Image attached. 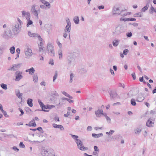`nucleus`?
<instances>
[{"label":"nucleus","instance_id":"60","mask_svg":"<svg viewBox=\"0 0 156 156\" xmlns=\"http://www.w3.org/2000/svg\"><path fill=\"white\" fill-rule=\"evenodd\" d=\"M51 95H53V96L55 97H58L59 96L58 94L56 92H55L53 93H52V94Z\"/></svg>","mask_w":156,"mask_h":156},{"label":"nucleus","instance_id":"21","mask_svg":"<svg viewBox=\"0 0 156 156\" xmlns=\"http://www.w3.org/2000/svg\"><path fill=\"white\" fill-rule=\"evenodd\" d=\"M35 71L34 68L31 67L30 69L26 70L25 71L26 72H29L30 74L32 75L34 73Z\"/></svg>","mask_w":156,"mask_h":156},{"label":"nucleus","instance_id":"16","mask_svg":"<svg viewBox=\"0 0 156 156\" xmlns=\"http://www.w3.org/2000/svg\"><path fill=\"white\" fill-rule=\"evenodd\" d=\"M66 98H61L59 99V102L56 104V106H60L62 105L63 104H65L66 103V101L65 100H66Z\"/></svg>","mask_w":156,"mask_h":156},{"label":"nucleus","instance_id":"26","mask_svg":"<svg viewBox=\"0 0 156 156\" xmlns=\"http://www.w3.org/2000/svg\"><path fill=\"white\" fill-rule=\"evenodd\" d=\"M58 53L59 55V58L60 59H62V50L61 49H59L58 51Z\"/></svg>","mask_w":156,"mask_h":156},{"label":"nucleus","instance_id":"35","mask_svg":"<svg viewBox=\"0 0 156 156\" xmlns=\"http://www.w3.org/2000/svg\"><path fill=\"white\" fill-rule=\"evenodd\" d=\"M143 15V13L142 12H139L135 14L134 15V17H142Z\"/></svg>","mask_w":156,"mask_h":156},{"label":"nucleus","instance_id":"17","mask_svg":"<svg viewBox=\"0 0 156 156\" xmlns=\"http://www.w3.org/2000/svg\"><path fill=\"white\" fill-rule=\"evenodd\" d=\"M112 13L113 15H119L120 13V11L119 8L114 7L113 8Z\"/></svg>","mask_w":156,"mask_h":156},{"label":"nucleus","instance_id":"41","mask_svg":"<svg viewBox=\"0 0 156 156\" xmlns=\"http://www.w3.org/2000/svg\"><path fill=\"white\" fill-rule=\"evenodd\" d=\"M74 77V75L71 73L70 74V80L69 81V82L70 83H72L73 82V78Z\"/></svg>","mask_w":156,"mask_h":156},{"label":"nucleus","instance_id":"46","mask_svg":"<svg viewBox=\"0 0 156 156\" xmlns=\"http://www.w3.org/2000/svg\"><path fill=\"white\" fill-rule=\"evenodd\" d=\"M57 76H58V72H57V71H56L55 72V74L54 76L53 77V82H55V80L57 78Z\"/></svg>","mask_w":156,"mask_h":156},{"label":"nucleus","instance_id":"20","mask_svg":"<svg viewBox=\"0 0 156 156\" xmlns=\"http://www.w3.org/2000/svg\"><path fill=\"white\" fill-rule=\"evenodd\" d=\"M144 99L143 95L141 94H139L136 101H141Z\"/></svg>","mask_w":156,"mask_h":156},{"label":"nucleus","instance_id":"2","mask_svg":"<svg viewBox=\"0 0 156 156\" xmlns=\"http://www.w3.org/2000/svg\"><path fill=\"white\" fill-rule=\"evenodd\" d=\"M126 27L125 24H121L117 25L112 31L114 35H119L125 31Z\"/></svg>","mask_w":156,"mask_h":156},{"label":"nucleus","instance_id":"12","mask_svg":"<svg viewBox=\"0 0 156 156\" xmlns=\"http://www.w3.org/2000/svg\"><path fill=\"white\" fill-rule=\"evenodd\" d=\"M22 72H21L20 71H17L16 72L15 74L16 77L15 80L16 81H19L22 79L23 77L22 75Z\"/></svg>","mask_w":156,"mask_h":156},{"label":"nucleus","instance_id":"13","mask_svg":"<svg viewBox=\"0 0 156 156\" xmlns=\"http://www.w3.org/2000/svg\"><path fill=\"white\" fill-rule=\"evenodd\" d=\"M28 36L31 37H34L35 38H38L40 41H41L42 39L40 35H38L37 33H32L30 31L28 32Z\"/></svg>","mask_w":156,"mask_h":156},{"label":"nucleus","instance_id":"25","mask_svg":"<svg viewBox=\"0 0 156 156\" xmlns=\"http://www.w3.org/2000/svg\"><path fill=\"white\" fill-rule=\"evenodd\" d=\"M73 20L76 24H78L79 22V19L78 16H75L73 19Z\"/></svg>","mask_w":156,"mask_h":156},{"label":"nucleus","instance_id":"55","mask_svg":"<svg viewBox=\"0 0 156 156\" xmlns=\"http://www.w3.org/2000/svg\"><path fill=\"white\" fill-rule=\"evenodd\" d=\"M38 102L39 104L40 105V106L41 107L42 106H43V105H44V104L40 100H38Z\"/></svg>","mask_w":156,"mask_h":156},{"label":"nucleus","instance_id":"56","mask_svg":"<svg viewBox=\"0 0 156 156\" xmlns=\"http://www.w3.org/2000/svg\"><path fill=\"white\" fill-rule=\"evenodd\" d=\"M2 113L4 115V116L5 117H8L9 116V115L7 114L6 112V111H2Z\"/></svg>","mask_w":156,"mask_h":156},{"label":"nucleus","instance_id":"64","mask_svg":"<svg viewBox=\"0 0 156 156\" xmlns=\"http://www.w3.org/2000/svg\"><path fill=\"white\" fill-rule=\"evenodd\" d=\"M12 148L13 150L17 152H18L19 151V149L16 146L13 147Z\"/></svg>","mask_w":156,"mask_h":156},{"label":"nucleus","instance_id":"32","mask_svg":"<svg viewBox=\"0 0 156 156\" xmlns=\"http://www.w3.org/2000/svg\"><path fill=\"white\" fill-rule=\"evenodd\" d=\"M44 5L47 9H50L51 8V5L50 3L46 1Z\"/></svg>","mask_w":156,"mask_h":156},{"label":"nucleus","instance_id":"36","mask_svg":"<svg viewBox=\"0 0 156 156\" xmlns=\"http://www.w3.org/2000/svg\"><path fill=\"white\" fill-rule=\"evenodd\" d=\"M5 34L7 36H10L12 34V32L10 29H7L5 32Z\"/></svg>","mask_w":156,"mask_h":156},{"label":"nucleus","instance_id":"3","mask_svg":"<svg viewBox=\"0 0 156 156\" xmlns=\"http://www.w3.org/2000/svg\"><path fill=\"white\" fill-rule=\"evenodd\" d=\"M19 23H16L12 26V30L15 34H17L20 31L21 28V25L23 24L22 21L19 19L17 18Z\"/></svg>","mask_w":156,"mask_h":156},{"label":"nucleus","instance_id":"27","mask_svg":"<svg viewBox=\"0 0 156 156\" xmlns=\"http://www.w3.org/2000/svg\"><path fill=\"white\" fill-rule=\"evenodd\" d=\"M33 81L35 83H37L38 81V76L37 74H35L33 76Z\"/></svg>","mask_w":156,"mask_h":156},{"label":"nucleus","instance_id":"10","mask_svg":"<svg viewBox=\"0 0 156 156\" xmlns=\"http://www.w3.org/2000/svg\"><path fill=\"white\" fill-rule=\"evenodd\" d=\"M66 20L67 22V25L65 28V32H67L69 33L70 32L71 30V23L69 19L68 18H66Z\"/></svg>","mask_w":156,"mask_h":156},{"label":"nucleus","instance_id":"63","mask_svg":"<svg viewBox=\"0 0 156 156\" xmlns=\"http://www.w3.org/2000/svg\"><path fill=\"white\" fill-rule=\"evenodd\" d=\"M19 111L20 112H21V114L20 115V116H21L24 114V112L23 110L21 108H19Z\"/></svg>","mask_w":156,"mask_h":156},{"label":"nucleus","instance_id":"7","mask_svg":"<svg viewBox=\"0 0 156 156\" xmlns=\"http://www.w3.org/2000/svg\"><path fill=\"white\" fill-rule=\"evenodd\" d=\"M42 154L44 156H55V153L53 150L43 149L42 150Z\"/></svg>","mask_w":156,"mask_h":156},{"label":"nucleus","instance_id":"22","mask_svg":"<svg viewBox=\"0 0 156 156\" xmlns=\"http://www.w3.org/2000/svg\"><path fill=\"white\" fill-rule=\"evenodd\" d=\"M79 72L80 74L84 75L86 73L87 70L85 69L82 68L79 70Z\"/></svg>","mask_w":156,"mask_h":156},{"label":"nucleus","instance_id":"43","mask_svg":"<svg viewBox=\"0 0 156 156\" xmlns=\"http://www.w3.org/2000/svg\"><path fill=\"white\" fill-rule=\"evenodd\" d=\"M56 43L58 44L60 49H61L62 47V44L60 43V41L58 40L56 41Z\"/></svg>","mask_w":156,"mask_h":156},{"label":"nucleus","instance_id":"31","mask_svg":"<svg viewBox=\"0 0 156 156\" xmlns=\"http://www.w3.org/2000/svg\"><path fill=\"white\" fill-rule=\"evenodd\" d=\"M70 135L72 137L74 140L75 142L76 143L77 140H79L78 139L79 136H78L73 135L71 134H70Z\"/></svg>","mask_w":156,"mask_h":156},{"label":"nucleus","instance_id":"37","mask_svg":"<svg viewBox=\"0 0 156 156\" xmlns=\"http://www.w3.org/2000/svg\"><path fill=\"white\" fill-rule=\"evenodd\" d=\"M42 109V110L44 112H48L49 110H45L46 109H48V108H47V105H44L42 106V107H41Z\"/></svg>","mask_w":156,"mask_h":156},{"label":"nucleus","instance_id":"40","mask_svg":"<svg viewBox=\"0 0 156 156\" xmlns=\"http://www.w3.org/2000/svg\"><path fill=\"white\" fill-rule=\"evenodd\" d=\"M15 51V48L14 46H12L10 48V52L12 54H13L14 53Z\"/></svg>","mask_w":156,"mask_h":156},{"label":"nucleus","instance_id":"51","mask_svg":"<svg viewBox=\"0 0 156 156\" xmlns=\"http://www.w3.org/2000/svg\"><path fill=\"white\" fill-rule=\"evenodd\" d=\"M154 8L151 6L149 10V12L151 14H152L154 12Z\"/></svg>","mask_w":156,"mask_h":156},{"label":"nucleus","instance_id":"44","mask_svg":"<svg viewBox=\"0 0 156 156\" xmlns=\"http://www.w3.org/2000/svg\"><path fill=\"white\" fill-rule=\"evenodd\" d=\"M141 130L139 128H137V129L134 130V132L136 134H139L141 132Z\"/></svg>","mask_w":156,"mask_h":156},{"label":"nucleus","instance_id":"50","mask_svg":"<svg viewBox=\"0 0 156 156\" xmlns=\"http://www.w3.org/2000/svg\"><path fill=\"white\" fill-rule=\"evenodd\" d=\"M55 107V106L53 105H47V108L48 109H50L52 108H54Z\"/></svg>","mask_w":156,"mask_h":156},{"label":"nucleus","instance_id":"11","mask_svg":"<svg viewBox=\"0 0 156 156\" xmlns=\"http://www.w3.org/2000/svg\"><path fill=\"white\" fill-rule=\"evenodd\" d=\"M95 113L96 117L98 118H101L102 115L104 116L105 113H103V110L101 109H98L97 110L95 111Z\"/></svg>","mask_w":156,"mask_h":156},{"label":"nucleus","instance_id":"18","mask_svg":"<svg viewBox=\"0 0 156 156\" xmlns=\"http://www.w3.org/2000/svg\"><path fill=\"white\" fill-rule=\"evenodd\" d=\"M52 126L54 128L59 129L61 130H64V127L61 125H57L55 123H53L52 124Z\"/></svg>","mask_w":156,"mask_h":156},{"label":"nucleus","instance_id":"48","mask_svg":"<svg viewBox=\"0 0 156 156\" xmlns=\"http://www.w3.org/2000/svg\"><path fill=\"white\" fill-rule=\"evenodd\" d=\"M131 103L132 105L133 106H135L136 105L135 101L134 99H132L131 100Z\"/></svg>","mask_w":156,"mask_h":156},{"label":"nucleus","instance_id":"14","mask_svg":"<svg viewBox=\"0 0 156 156\" xmlns=\"http://www.w3.org/2000/svg\"><path fill=\"white\" fill-rule=\"evenodd\" d=\"M22 16L23 17H25L26 20L30 19V12H27L25 10L22 11L21 12Z\"/></svg>","mask_w":156,"mask_h":156},{"label":"nucleus","instance_id":"23","mask_svg":"<svg viewBox=\"0 0 156 156\" xmlns=\"http://www.w3.org/2000/svg\"><path fill=\"white\" fill-rule=\"evenodd\" d=\"M120 40L118 39H115L112 42V44L114 46H117L119 44Z\"/></svg>","mask_w":156,"mask_h":156},{"label":"nucleus","instance_id":"28","mask_svg":"<svg viewBox=\"0 0 156 156\" xmlns=\"http://www.w3.org/2000/svg\"><path fill=\"white\" fill-rule=\"evenodd\" d=\"M153 123L150 120H148L146 122V125L149 127H151L152 126Z\"/></svg>","mask_w":156,"mask_h":156},{"label":"nucleus","instance_id":"61","mask_svg":"<svg viewBox=\"0 0 156 156\" xmlns=\"http://www.w3.org/2000/svg\"><path fill=\"white\" fill-rule=\"evenodd\" d=\"M132 33L129 32V33H128L126 34V36L128 37H130L132 36Z\"/></svg>","mask_w":156,"mask_h":156},{"label":"nucleus","instance_id":"24","mask_svg":"<svg viewBox=\"0 0 156 156\" xmlns=\"http://www.w3.org/2000/svg\"><path fill=\"white\" fill-rule=\"evenodd\" d=\"M33 100L32 99L29 98L27 100V103L29 106L32 107L33 106L32 103Z\"/></svg>","mask_w":156,"mask_h":156},{"label":"nucleus","instance_id":"52","mask_svg":"<svg viewBox=\"0 0 156 156\" xmlns=\"http://www.w3.org/2000/svg\"><path fill=\"white\" fill-rule=\"evenodd\" d=\"M22 94L20 93V91H19L18 93L16 94V95L18 97V98H22Z\"/></svg>","mask_w":156,"mask_h":156},{"label":"nucleus","instance_id":"9","mask_svg":"<svg viewBox=\"0 0 156 156\" xmlns=\"http://www.w3.org/2000/svg\"><path fill=\"white\" fill-rule=\"evenodd\" d=\"M47 48L49 54L51 56H55V53L54 50L53 46L50 44H48Z\"/></svg>","mask_w":156,"mask_h":156},{"label":"nucleus","instance_id":"8","mask_svg":"<svg viewBox=\"0 0 156 156\" xmlns=\"http://www.w3.org/2000/svg\"><path fill=\"white\" fill-rule=\"evenodd\" d=\"M76 143L77 144L78 148L81 151H86L88 149L87 147L84 146L82 142L80 140H77Z\"/></svg>","mask_w":156,"mask_h":156},{"label":"nucleus","instance_id":"5","mask_svg":"<svg viewBox=\"0 0 156 156\" xmlns=\"http://www.w3.org/2000/svg\"><path fill=\"white\" fill-rule=\"evenodd\" d=\"M24 53L25 58L29 59L34 54L31 49V47L29 45H27L25 49Z\"/></svg>","mask_w":156,"mask_h":156},{"label":"nucleus","instance_id":"4","mask_svg":"<svg viewBox=\"0 0 156 156\" xmlns=\"http://www.w3.org/2000/svg\"><path fill=\"white\" fill-rule=\"evenodd\" d=\"M30 12L35 16L38 18V14L40 12V9L39 6L37 5H32L31 6Z\"/></svg>","mask_w":156,"mask_h":156},{"label":"nucleus","instance_id":"54","mask_svg":"<svg viewBox=\"0 0 156 156\" xmlns=\"http://www.w3.org/2000/svg\"><path fill=\"white\" fill-rule=\"evenodd\" d=\"M19 146L21 148H24L25 147V145L23 144L22 142H20Z\"/></svg>","mask_w":156,"mask_h":156},{"label":"nucleus","instance_id":"39","mask_svg":"<svg viewBox=\"0 0 156 156\" xmlns=\"http://www.w3.org/2000/svg\"><path fill=\"white\" fill-rule=\"evenodd\" d=\"M114 132L115 131L114 130H110L109 132H106V133L109 136H110V135H112Z\"/></svg>","mask_w":156,"mask_h":156},{"label":"nucleus","instance_id":"38","mask_svg":"<svg viewBox=\"0 0 156 156\" xmlns=\"http://www.w3.org/2000/svg\"><path fill=\"white\" fill-rule=\"evenodd\" d=\"M105 115H104V116L105 117V118L106 119V120H107V122L109 123H110L111 121V120L110 118L105 113Z\"/></svg>","mask_w":156,"mask_h":156},{"label":"nucleus","instance_id":"47","mask_svg":"<svg viewBox=\"0 0 156 156\" xmlns=\"http://www.w3.org/2000/svg\"><path fill=\"white\" fill-rule=\"evenodd\" d=\"M127 95L128 96V97L129 98H130L132 97L133 96V93L132 91H130L127 94Z\"/></svg>","mask_w":156,"mask_h":156},{"label":"nucleus","instance_id":"42","mask_svg":"<svg viewBox=\"0 0 156 156\" xmlns=\"http://www.w3.org/2000/svg\"><path fill=\"white\" fill-rule=\"evenodd\" d=\"M0 86L1 87L4 89L6 90L7 89V86L5 84L1 83L0 84Z\"/></svg>","mask_w":156,"mask_h":156},{"label":"nucleus","instance_id":"33","mask_svg":"<svg viewBox=\"0 0 156 156\" xmlns=\"http://www.w3.org/2000/svg\"><path fill=\"white\" fill-rule=\"evenodd\" d=\"M92 136L94 137L98 138L100 137V136H102L103 134L102 133L98 134H93Z\"/></svg>","mask_w":156,"mask_h":156},{"label":"nucleus","instance_id":"53","mask_svg":"<svg viewBox=\"0 0 156 156\" xmlns=\"http://www.w3.org/2000/svg\"><path fill=\"white\" fill-rule=\"evenodd\" d=\"M129 52V51L128 49H125L123 50V54L124 55H126Z\"/></svg>","mask_w":156,"mask_h":156},{"label":"nucleus","instance_id":"1","mask_svg":"<svg viewBox=\"0 0 156 156\" xmlns=\"http://www.w3.org/2000/svg\"><path fill=\"white\" fill-rule=\"evenodd\" d=\"M78 55V53L76 52H72L69 54L67 59L68 64L69 66L73 67L76 65V58Z\"/></svg>","mask_w":156,"mask_h":156},{"label":"nucleus","instance_id":"62","mask_svg":"<svg viewBox=\"0 0 156 156\" xmlns=\"http://www.w3.org/2000/svg\"><path fill=\"white\" fill-rule=\"evenodd\" d=\"M70 113V112H69V111H68L67 114H64V116L65 117H68Z\"/></svg>","mask_w":156,"mask_h":156},{"label":"nucleus","instance_id":"58","mask_svg":"<svg viewBox=\"0 0 156 156\" xmlns=\"http://www.w3.org/2000/svg\"><path fill=\"white\" fill-rule=\"evenodd\" d=\"M94 150L95 151L99 152V149L98 148V147L96 146H94Z\"/></svg>","mask_w":156,"mask_h":156},{"label":"nucleus","instance_id":"34","mask_svg":"<svg viewBox=\"0 0 156 156\" xmlns=\"http://www.w3.org/2000/svg\"><path fill=\"white\" fill-rule=\"evenodd\" d=\"M62 93L63 94L65 95L66 96L69 98L72 99L73 98L69 94H68L65 91H63L62 92Z\"/></svg>","mask_w":156,"mask_h":156},{"label":"nucleus","instance_id":"30","mask_svg":"<svg viewBox=\"0 0 156 156\" xmlns=\"http://www.w3.org/2000/svg\"><path fill=\"white\" fill-rule=\"evenodd\" d=\"M149 7V4L148 3H147L146 5V6L143 7L141 10V11L143 12H145L147 10Z\"/></svg>","mask_w":156,"mask_h":156},{"label":"nucleus","instance_id":"29","mask_svg":"<svg viewBox=\"0 0 156 156\" xmlns=\"http://www.w3.org/2000/svg\"><path fill=\"white\" fill-rule=\"evenodd\" d=\"M117 95V94L114 92H112L110 94V97L112 98H114L116 97Z\"/></svg>","mask_w":156,"mask_h":156},{"label":"nucleus","instance_id":"6","mask_svg":"<svg viewBox=\"0 0 156 156\" xmlns=\"http://www.w3.org/2000/svg\"><path fill=\"white\" fill-rule=\"evenodd\" d=\"M33 136L34 142H41L45 139L44 136L41 134L37 133L33 135Z\"/></svg>","mask_w":156,"mask_h":156},{"label":"nucleus","instance_id":"15","mask_svg":"<svg viewBox=\"0 0 156 156\" xmlns=\"http://www.w3.org/2000/svg\"><path fill=\"white\" fill-rule=\"evenodd\" d=\"M21 64L20 63L13 65L11 67L8 69V70L13 71L17 70L20 67Z\"/></svg>","mask_w":156,"mask_h":156},{"label":"nucleus","instance_id":"49","mask_svg":"<svg viewBox=\"0 0 156 156\" xmlns=\"http://www.w3.org/2000/svg\"><path fill=\"white\" fill-rule=\"evenodd\" d=\"M0 48L4 51L6 48V46L5 44H2L0 46Z\"/></svg>","mask_w":156,"mask_h":156},{"label":"nucleus","instance_id":"45","mask_svg":"<svg viewBox=\"0 0 156 156\" xmlns=\"http://www.w3.org/2000/svg\"><path fill=\"white\" fill-rule=\"evenodd\" d=\"M27 20L28 23L27 25V27H29L30 25L32 24H33V22L30 20V19L29 20Z\"/></svg>","mask_w":156,"mask_h":156},{"label":"nucleus","instance_id":"57","mask_svg":"<svg viewBox=\"0 0 156 156\" xmlns=\"http://www.w3.org/2000/svg\"><path fill=\"white\" fill-rule=\"evenodd\" d=\"M54 120L56 122H57V121L59 122V119L58 117H55L54 118Z\"/></svg>","mask_w":156,"mask_h":156},{"label":"nucleus","instance_id":"19","mask_svg":"<svg viewBox=\"0 0 156 156\" xmlns=\"http://www.w3.org/2000/svg\"><path fill=\"white\" fill-rule=\"evenodd\" d=\"M57 97L53 96V95H51L50 97V101L51 102H54V103L56 104H57L56 102Z\"/></svg>","mask_w":156,"mask_h":156},{"label":"nucleus","instance_id":"59","mask_svg":"<svg viewBox=\"0 0 156 156\" xmlns=\"http://www.w3.org/2000/svg\"><path fill=\"white\" fill-rule=\"evenodd\" d=\"M40 7L41 9H44V10H46L47 9V8H46V7L44 5H40Z\"/></svg>","mask_w":156,"mask_h":156}]
</instances>
